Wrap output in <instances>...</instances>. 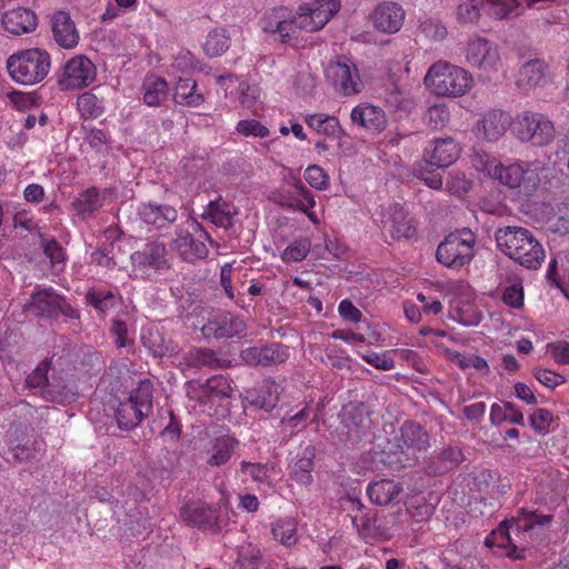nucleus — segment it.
<instances>
[{
  "label": "nucleus",
  "mask_w": 569,
  "mask_h": 569,
  "mask_svg": "<svg viewBox=\"0 0 569 569\" xmlns=\"http://www.w3.org/2000/svg\"><path fill=\"white\" fill-rule=\"evenodd\" d=\"M340 0H318L315 7L306 4V10L309 11L318 31L340 10Z\"/></svg>",
  "instance_id": "obj_44"
},
{
  "label": "nucleus",
  "mask_w": 569,
  "mask_h": 569,
  "mask_svg": "<svg viewBox=\"0 0 569 569\" xmlns=\"http://www.w3.org/2000/svg\"><path fill=\"white\" fill-rule=\"evenodd\" d=\"M173 99L178 104L188 107H199L204 101L196 80L191 78H179L174 87Z\"/></svg>",
  "instance_id": "obj_36"
},
{
  "label": "nucleus",
  "mask_w": 569,
  "mask_h": 569,
  "mask_svg": "<svg viewBox=\"0 0 569 569\" xmlns=\"http://www.w3.org/2000/svg\"><path fill=\"white\" fill-rule=\"evenodd\" d=\"M371 18L377 30L392 34L402 27L405 11L395 2H383L373 10Z\"/></svg>",
  "instance_id": "obj_24"
},
{
  "label": "nucleus",
  "mask_w": 569,
  "mask_h": 569,
  "mask_svg": "<svg viewBox=\"0 0 569 569\" xmlns=\"http://www.w3.org/2000/svg\"><path fill=\"white\" fill-rule=\"evenodd\" d=\"M77 106L81 113L89 118H97L101 116L104 109L102 100L90 91L78 97Z\"/></svg>",
  "instance_id": "obj_55"
},
{
  "label": "nucleus",
  "mask_w": 569,
  "mask_h": 569,
  "mask_svg": "<svg viewBox=\"0 0 569 569\" xmlns=\"http://www.w3.org/2000/svg\"><path fill=\"white\" fill-rule=\"evenodd\" d=\"M180 457L179 451L164 449L163 453L153 463V475L161 480H171L180 466Z\"/></svg>",
  "instance_id": "obj_43"
},
{
  "label": "nucleus",
  "mask_w": 569,
  "mask_h": 569,
  "mask_svg": "<svg viewBox=\"0 0 569 569\" xmlns=\"http://www.w3.org/2000/svg\"><path fill=\"white\" fill-rule=\"evenodd\" d=\"M60 297L52 288L34 291L24 303L23 312L38 318L57 319Z\"/></svg>",
  "instance_id": "obj_22"
},
{
  "label": "nucleus",
  "mask_w": 569,
  "mask_h": 569,
  "mask_svg": "<svg viewBox=\"0 0 569 569\" xmlns=\"http://www.w3.org/2000/svg\"><path fill=\"white\" fill-rule=\"evenodd\" d=\"M84 300L101 316H106L109 310L123 302L120 293L104 288H90L84 295Z\"/></svg>",
  "instance_id": "obj_33"
},
{
  "label": "nucleus",
  "mask_w": 569,
  "mask_h": 569,
  "mask_svg": "<svg viewBox=\"0 0 569 569\" xmlns=\"http://www.w3.org/2000/svg\"><path fill=\"white\" fill-rule=\"evenodd\" d=\"M553 421V415L550 410L545 408L536 409L529 417V423L535 431L539 433H547L550 425Z\"/></svg>",
  "instance_id": "obj_62"
},
{
  "label": "nucleus",
  "mask_w": 569,
  "mask_h": 569,
  "mask_svg": "<svg viewBox=\"0 0 569 569\" xmlns=\"http://www.w3.org/2000/svg\"><path fill=\"white\" fill-rule=\"evenodd\" d=\"M309 413L310 412L308 408H303L290 417H283L280 421L282 432H284L288 437H292L298 431L305 429Z\"/></svg>",
  "instance_id": "obj_57"
},
{
  "label": "nucleus",
  "mask_w": 569,
  "mask_h": 569,
  "mask_svg": "<svg viewBox=\"0 0 569 569\" xmlns=\"http://www.w3.org/2000/svg\"><path fill=\"white\" fill-rule=\"evenodd\" d=\"M297 523L291 518L279 519L272 523L271 533L274 540L284 547H292L297 543Z\"/></svg>",
  "instance_id": "obj_46"
},
{
  "label": "nucleus",
  "mask_w": 569,
  "mask_h": 569,
  "mask_svg": "<svg viewBox=\"0 0 569 569\" xmlns=\"http://www.w3.org/2000/svg\"><path fill=\"white\" fill-rule=\"evenodd\" d=\"M110 332L116 337L114 343L118 348H126L133 346V340L127 337L128 335V325L124 319H121L120 316L114 317L111 320Z\"/></svg>",
  "instance_id": "obj_60"
},
{
  "label": "nucleus",
  "mask_w": 569,
  "mask_h": 569,
  "mask_svg": "<svg viewBox=\"0 0 569 569\" xmlns=\"http://www.w3.org/2000/svg\"><path fill=\"white\" fill-rule=\"evenodd\" d=\"M202 239L213 243L210 234L200 223L188 220L187 228L177 229L172 248L183 261L194 263L208 256V249Z\"/></svg>",
  "instance_id": "obj_9"
},
{
  "label": "nucleus",
  "mask_w": 569,
  "mask_h": 569,
  "mask_svg": "<svg viewBox=\"0 0 569 569\" xmlns=\"http://www.w3.org/2000/svg\"><path fill=\"white\" fill-rule=\"evenodd\" d=\"M180 517L189 526L213 528L217 512L202 501H191L180 509Z\"/></svg>",
  "instance_id": "obj_29"
},
{
  "label": "nucleus",
  "mask_w": 569,
  "mask_h": 569,
  "mask_svg": "<svg viewBox=\"0 0 569 569\" xmlns=\"http://www.w3.org/2000/svg\"><path fill=\"white\" fill-rule=\"evenodd\" d=\"M236 213L237 211L232 210L228 202L218 198L208 203L203 218L209 219L217 227L230 229L233 227V214Z\"/></svg>",
  "instance_id": "obj_38"
},
{
  "label": "nucleus",
  "mask_w": 569,
  "mask_h": 569,
  "mask_svg": "<svg viewBox=\"0 0 569 569\" xmlns=\"http://www.w3.org/2000/svg\"><path fill=\"white\" fill-rule=\"evenodd\" d=\"M325 74L336 91L342 96L357 94L363 88L357 64L347 56H339L336 60L329 61Z\"/></svg>",
  "instance_id": "obj_11"
},
{
  "label": "nucleus",
  "mask_w": 569,
  "mask_h": 569,
  "mask_svg": "<svg viewBox=\"0 0 569 569\" xmlns=\"http://www.w3.org/2000/svg\"><path fill=\"white\" fill-rule=\"evenodd\" d=\"M466 58L471 66L485 71L493 70L500 60L497 46L483 38L468 42Z\"/></svg>",
  "instance_id": "obj_21"
},
{
  "label": "nucleus",
  "mask_w": 569,
  "mask_h": 569,
  "mask_svg": "<svg viewBox=\"0 0 569 569\" xmlns=\"http://www.w3.org/2000/svg\"><path fill=\"white\" fill-rule=\"evenodd\" d=\"M306 181L318 190H326L329 186V177L318 164L309 166L305 171Z\"/></svg>",
  "instance_id": "obj_61"
},
{
  "label": "nucleus",
  "mask_w": 569,
  "mask_h": 569,
  "mask_svg": "<svg viewBox=\"0 0 569 569\" xmlns=\"http://www.w3.org/2000/svg\"><path fill=\"white\" fill-rule=\"evenodd\" d=\"M41 247L44 256L50 260L52 269L61 271L66 264V252L62 246L54 238H42Z\"/></svg>",
  "instance_id": "obj_50"
},
{
  "label": "nucleus",
  "mask_w": 569,
  "mask_h": 569,
  "mask_svg": "<svg viewBox=\"0 0 569 569\" xmlns=\"http://www.w3.org/2000/svg\"><path fill=\"white\" fill-rule=\"evenodd\" d=\"M402 491V486L392 479H380L370 482L367 495L371 502L378 506H387L396 501Z\"/></svg>",
  "instance_id": "obj_34"
},
{
  "label": "nucleus",
  "mask_w": 569,
  "mask_h": 569,
  "mask_svg": "<svg viewBox=\"0 0 569 569\" xmlns=\"http://www.w3.org/2000/svg\"><path fill=\"white\" fill-rule=\"evenodd\" d=\"M487 172L500 183L509 188H518L526 181L529 173L527 163H512L505 166L496 160L486 163Z\"/></svg>",
  "instance_id": "obj_25"
},
{
  "label": "nucleus",
  "mask_w": 569,
  "mask_h": 569,
  "mask_svg": "<svg viewBox=\"0 0 569 569\" xmlns=\"http://www.w3.org/2000/svg\"><path fill=\"white\" fill-rule=\"evenodd\" d=\"M236 129L244 137L266 138L269 136V129L254 119L240 120Z\"/></svg>",
  "instance_id": "obj_59"
},
{
  "label": "nucleus",
  "mask_w": 569,
  "mask_h": 569,
  "mask_svg": "<svg viewBox=\"0 0 569 569\" xmlns=\"http://www.w3.org/2000/svg\"><path fill=\"white\" fill-rule=\"evenodd\" d=\"M182 362L188 368L219 369L224 367L226 360L219 358L218 353L212 349L192 348L183 355Z\"/></svg>",
  "instance_id": "obj_35"
},
{
  "label": "nucleus",
  "mask_w": 569,
  "mask_h": 569,
  "mask_svg": "<svg viewBox=\"0 0 569 569\" xmlns=\"http://www.w3.org/2000/svg\"><path fill=\"white\" fill-rule=\"evenodd\" d=\"M463 460L462 450L459 447L449 446L430 458L427 472L433 476L443 475L456 469Z\"/></svg>",
  "instance_id": "obj_32"
},
{
  "label": "nucleus",
  "mask_w": 569,
  "mask_h": 569,
  "mask_svg": "<svg viewBox=\"0 0 569 569\" xmlns=\"http://www.w3.org/2000/svg\"><path fill=\"white\" fill-rule=\"evenodd\" d=\"M50 67V54L40 48L20 50L7 59L11 79L22 86H33L44 80Z\"/></svg>",
  "instance_id": "obj_3"
},
{
  "label": "nucleus",
  "mask_w": 569,
  "mask_h": 569,
  "mask_svg": "<svg viewBox=\"0 0 569 569\" xmlns=\"http://www.w3.org/2000/svg\"><path fill=\"white\" fill-rule=\"evenodd\" d=\"M430 447V436L427 430L415 420H406L395 436V441L389 442L385 450L386 462L393 470L415 466L418 453L426 452Z\"/></svg>",
  "instance_id": "obj_1"
},
{
  "label": "nucleus",
  "mask_w": 569,
  "mask_h": 569,
  "mask_svg": "<svg viewBox=\"0 0 569 569\" xmlns=\"http://www.w3.org/2000/svg\"><path fill=\"white\" fill-rule=\"evenodd\" d=\"M114 417L121 430L130 431L137 428L147 416L132 401L124 400L119 403Z\"/></svg>",
  "instance_id": "obj_41"
},
{
  "label": "nucleus",
  "mask_w": 569,
  "mask_h": 569,
  "mask_svg": "<svg viewBox=\"0 0 569 569\" xmlns=\"http://www.w3.org/2000/svg\"><path fill=\"white\" fill-rule=\"evenodd\" d=\"M353 124H357L372 134H380L387 129L388 118L385 110L371 103H360L350 113Z\"/></svg>",
  "instance_id": "obj_19"
},
{
  "label": "nucleus",
  "mask_w": 569,
  "mask_h": 569,
  "mask_svg": "<svg viewBox=\"0 0 569 569\" xmlns=\"http://www.w3.org/2000/svg\"><path fill=\"white\" fill-rule=\"evenodd\" d=\"M240 471L243 476L254 482H267L273 471V466L269 463L241 461Z\"/></svg>",
  "instance_id": "obj_52"
},
{
  "label": "nucleus",
  "mask_w": 569,
  "mask_h": 569,
  "mask_svg": "<svg viewBox=\"0 0 569 569\" xmlns=\"http://www.w3.org/2000/svg\"><path fill=\"white\" fill-rule=\"evenodd\" d=\"M238 443L239 441L229 435L216 438L209 451L207 463L212 467L223 466L230 460Z\"/></svg>",
  "instance_id": "obj_37"
},
{
  "label": "nucleus",
  "mask_w": 569,
  "mask_h": 569,
  "mask_svg": "<svg viewBox=\"0 0 569 569\" xmlns=\"http://www.w3.org/2000/svg\"><path fill=\"white\" fill-rule=\"evenodd\" d=\"M383 101L393 111L408 110L409 108V101L406 100L403 92L396 87L385 91Z\"/></svg>",
  "instance_id": "obj_64"
},
{
  "label": "nucleus",
  "mask_w": 569,
  "mask_h": 569,
  "mask_svg": "<svg viewBox=\"0 0 569 569\" xmlns=\"http://www.w3.org/2000/svg\"><path fill=\"white\" fill-rule=\"evenodd\" d=\"M460 148L453 138H437L430 148L425 149L423 160L427 166L448 168L459 158Z\"/></svg>",
  "instance_id": "obj_20"
},
{
  "label": "nucleus",
  "mask_w": 569,
  "mask_h": 569,
  "mask_svg": "<svg viewBox=\"0 0 569 569\" xmlns=\"http://www.w3.org/2000/svg\"><path fill=\"white\" fill-rule=\"evenodd\" d=\"M140 342L154 359L174 357L180 351L178 343L162 329L154 326L142 328Z\"/></svg>",
  "instance_id": "obj_18"
},
{
  "label": "nucleus",
  "mask_w": 569,
  "mask_h": 569,
  "mask_svg": "<svg viewBox=\"0 0 569 569\" xmlns=\"http://www.w3.org/2000/svg\"><path fill=\"white\" fill-rule=\"evenodd\" d=\"M305 121L309 128L328 137L339 138L345 133L339 120L333 116L323 113L307 114Z\"/></svg>",
  "instance_id": "obj_42"
},
{
  "label": "nucleus",
  "mask_w": 569,
  "mask_h": 569,
  "mask_svg": "<svg viewBox=\"0 0 569 569\" xmlns=\"http://www.w3.org/2000/svg\"><path fill=\"white\" fill-rule=\"evenodd\" d=\"M204 339H232L240 338L247 331L244 319L230 311H218L200 328Z\"/></svg>",
  "instance_id": "obj_14"
},
{
  "label": "nucleus",
  "mask_w": 569,
  "mask_h": 569,
  "mask_svg": "<svg viewBox=\"0 0 569 569\" xmlns=\"http://www.w3.org/2000/svg\"><path fill=\"white\" fill-rule=\"evenodd\" d=\"M338 440L351 447L367 443L372 437L369 408L363 402H348L339 413Z\"/></svg>",
  "instance_id": "obj_4"
},
{
  "label": "nucleus",
  "mask_w": 569,
  "mask_h": 569,
  "mask_svg": "<svg viewBox=\"0 0 569 569\" xmlns=\"http://www.w3.org/2000/svg\"><path fill=\"white\" fill-rule=\"evenodd\" d=\"M546 64L540 59L527 61L519 70L517 86L519 88L535 87L546 77Z\"/></svg>",
  "instance_id": "obj_40"
},
{
  "label": "nucleus",
  "mask_w": 569,
  "mask_h": 569,
  "mask_svg": "<svg viewBox=\"0 0 569 569\" xmlns=\"http://www.w3.org/2000/svg\"><path fill=\"white\" fill-rule=\"evenodd\" d=\"M40 393L48 401L66 405L76 400L78 390L73 382L67 381L60 376H52L49 382L44 383Z\"/></svg>",
  "instance_id": "obj_31"
},
{
  "label": "nucleus",
  "mask_w": 569,
  "mask_h": 569,
  "mask_svg": "<svg viewBox=\"0 0 569 569\" xmlns=\"http://www.w3.org/2000/svg\"><path fill=\"white\" fill-rule=\"evenodd\" d=\"M116 249V243H106L100 248H97L91 253L92 262L96 264L107 268V269H114L120 266L121 260L119 257H113V250Z\"/></svg>",
  "instance_id": "obj_54"
},
{
  "label": "nucleus",
  "mask_w": 569,
  "mask_h": 569,
  "mask_svg": "<svg viewBox=\"0 0 569 569\" xmlns=\"http://www.w3.org/2000/svg\"><path fill=\"white\" fill-rule=\"evenodd\" d=\"M510 540H512L510 523L509 520H505L486 538L485 543L488 547L497 546L508 551L510 549Z\"/></svg>",
  "instance_id": "obj_58"
},
{
  "label": "nucleus",
  "mask_w": 569,
  "mask_h": 569,
  "mask_svg": "<svg viewBox=\"0 0 569 569\" xmlns=\"http://www.w3.org/2000/svg\"><path fill=\"white\" fill-rule=\"evenodd\" d=\"M511 124V117L509 113L501 110H490L478 123L479 132L491 142L498 141L506 132L507 128Z\"/></svg>",
  "instance_id": "obj_30"
},
{
  "label": "nucleus",
  "mask_w": 569,
  "mask_h": 569,
  "mask_svg": "<svg viewBox=\"0 0 569 569\" xmlns=\"http://www.w3.org/2000/svg\"><path fill=\"white\" fill-rule=\"evenodd\" d=\"M532 375L541 385L549 389H555L566 382L565 376L545 368H535Z\"/></svg>",
  "instance_id": "obj_63"
},
{
  "label": "nucleus",
  "mask_w": 569,
  "mask_h": 569,
  "mask_svg": "<svg viewBox=\"0 0 569 569\" xmlns=\"http://www.w3.org/2000/svg\"><path fill=\"white\" fill-rule=\"evenodd\" d=\"M512 132L520 141L536 147L549 144L556 134L552 121L532 111H523L516 117L512 122Z\"/></svg>",
  "instance_id": "obj_8"
},
{
  "label": "nucleus",
  "mask_w": 569,
  "mask_h": 569,
  "mask_svg": "<svg viewBox=\"0 0 569 569\" xmlns=\"http://www.w3.org/2000/svg\"><path fill=\"white\" fill-rule=\"evenodd\" d=\"M425 83L437 96L461 97L471 88L472 77L463 68L438 61L428 70Z\"/></svg>",
  "instance_id": "obj_5"
},
{
  "label": "nucleus",
  "mask_w": 569,
  "mask_h": 569,
  "mask_svg": "<svg viewBox=\"0 0 569 569\" xmlns=\"http://www.w3.org/2000/svg\"><path fill=\"white\" fill-rule=\"evenodd\" d=\"M381 223L382 229L395 241L411 240L417 237V222L398 202H393L383 209Z\"/></svg>",
  "instance_id": "obj_15"
},
{
  "label": "nucleus",
  "mask_w": 569,
  "mask_h": 569,
  "mask_svg": "<svg viewBox=\"0 0 569 569\" xmlns=\"http://www.w3.org/2000/svg\"><path fill=\"white\" fill-rule=\"evenodd\" d=\"M144 89L143 101L148 106H160L168 98V83L163 78L148 80Z\"/></svg>",
  "instance_id": "obj_48"
},
{
  "label": "nucleus",
  "mask_w": 569,
  "mask_h": 569,
  "mask_svg": "<svg viewBox=\"0 0 569 569\" xmlns=\"http://www.w3.org/2000/svg\"><path fill=\"white\" fill-rule=\"evenodd\" d=\"M137 216L147 227L161 230L168 229L178 219V210L167 203L146 201L138 204Z\"/></svg>",
  "instance_id": "obj_17"
},
{
  "label": "nucleus",
  "mask_w": 569,
  "mask_h": 569,
  "mask_svg": "<svg viewBox=\"0 0 569 569\" xmlns=\"http://www.w3.org/2000/svg\"><path fill=\"white\" fill-rule=\"evenodd\" d=\"M423 122L433 131L446 128L450 122L449 108L443 103L430 106L423 114Z\"/></svg>",
  "instance_id": "obj_49"
},
{
  "label": "nucleus",
  "mask_w": 569,
  "mask_h": 569,
  "mask_svg": "<svg viewBox=\"0 0 569 569\" xmlns=\"http://www.w3.org/2000/svg\"><path fill=\"white\" fill-rule=\"evenodd\" d=\"M523 3L521 0H483L482 4L488 7V13L499 20L508 19L516 8Z\"/></svg>",
  "instance_id": "obj_53"
},
{
  "label": "nucleus",
  "mask_w": 569,
  "mask_h": 569,
  "mask_svg": "<svg viewBox=\"0 0 569 569\" xmlns=\"http://www.w3.org/2000/svg\"><path fill=\"white\" fill-rule=\"evenodd\" d=\"M311 249L309 238L295 239L283 251L282 260L287 262L302 261Z\"/></svg>",
  "instance_id": "obj_56"
},
{
  "label": "nucleus",
  "mask_w": 569,
  "mask_h": 569,
  "mask_svg": "<svg viewBox=\"0 0 569 569\" xmlns=\"http://www.w3.org/2000/svg\"><path fill=\"white\" fill-rule=\"evenodd\" d=\"M262 23L263 31L279 33L283 43L298 39V32L292 28V22L289 21L287 16V9L283 7L274 8L266 13Z\"/></svg>",
  "instance_id": "obj_28"
},
{
  "label": "nucleus",
  "mask_w": 569,
  "mask_h": 569,
  "mask_svg": "<svg viewBox=\"0 0 569 569\" xmlns=\"http://www.w3.org/2000/svg\"><path fill=\"white\" fill-rule=\"evenodd\" d=\"M153 386L148 379L140 381L139 386L130 393L128 401H132L147 417L152 412Z\"/></svg>",
  "instance_id": "obj_45"
},
{
  "label": "nucleus",
  "mask_w": 569,
  "mask_h": 569,
  "mask_svg": "<svg viewBox=\"0 0 569 569\" xmlns=\"http://www.w3.org/2000/svg\"><path fill=\"white\" fill-rule=\"evenodd\" d=\"M96 66L86 56L71 58L63 67L58 84L63 90L88 87L96 79Z\"/></svg>",
  "instance_id": "obj_16"
},
{
  "label": "nucleus",
  "mask_w": 569,
  "mask_h": 569,
  "mask_svg": "<svg viewBox=\"0 0 569 569\" xmlns=\"http://www.w3.org/2000/svg\"><path fill=\"white\" fill-rule=\"evenodd\" d=\"M2 24L8 32L20 36L37 28L38 17L32 10L18 7L2 14Z\"/></svg>",
  "instance_id": "obj_27"
},
{
  "label": "nucleus",
  "mask_w": 569,
  "mask_h": 569,
  "mask_svg": "<svg viewBox=\"0 0 569 569\" xmlns=\"http://www.w3.org/2000/svg\"><path fill=\"white\" fill-rule=\"evenodd\" d=\"M552 518L551 515H541L533 509H519L518 516L509 520L512 540L506 556L512 560H525L529 551V538L537 533V527L550 523Z\"/></svg>",
  "instance_id": "obj_6"
},
{
  "label": "nucleus",
  "mask_w": 569,
  "mask_h": 569,
  "mask_svg": "<svg viewBox=\"0 0 569 569\" xmlns=\"http://www.w3.org/2000/svg\"><path fill=\"white\" fill-rule=\"evenodd\" d=\"M241 361L252 368H271L284 363L289 357V347L281 342H259L242 348L239 355Z\"/></svg>",
  "instance_id": "obj_13"
},
{
  "label": "nucleus",
  "mask_w": 569,
  "mask_h": 569,
  "mask_svg": "<svg viewBox=\"0 0 569 569\" xmlns=\"http://www.w3.org/2000/svg\"><path fill=\"white\" fill-rule=\"evenodd\" d=\"M476 239V234L469 228L450 232L437 248V261L449 269H461L475 257Z\"/></svg>",
  "instance_id": "obj_7"
},
{
  "label": "nucleus",
  "mask_w": 569,
  "mask_h": 569,
  "mask_svg": "<svg viewBox=\"0 0 569 569\" xmlns=\"http://www.w3.org/2000/svg\"><path fill=\"white\" fill-rule=\"evenodd\" d=\"M51 32L54 42L63 49H73L79 43V32L69 12L59 10L51 16Z\"/></svg>",
  "instance_id": "obj_23"
},
{
  "label": "nucleus",
  "mask_w": 569,
  "mask_h": 569,
  "mask_svg": "<svg viewBox=\"0 0 569 569\" xmlns=\"http://www.w3.org/2000/svg\"><path fill=\"white\" fill-rule=\"evenodd\" d=\"M168 250L163 242L150 241L130 254L132 269L143 279L153 277L169 270Z\"/></svg>",
  "instance_id": "obj_10"
},
{
  "label": "nucleus",
  "mask_w": 569,
  "mask_h": 569,
  "mask_svg": "<svg viewBox=\"0 0 569 569\" xmlns=\"http://www.w3.org/2000/svg\"><path fill=\"white\" fill-rule=\"evenodd\" d=\"M186 386L189 398L197 400L200 405L221 406L234 392L232 380L223 375L212 376L204 382L190 380Z\"/></svg>",
  "instance_id": "obj_12"
},
{
  "label": "nucleus",
  "mask_w": 569,
  "mask_h": 569,
  "mask_svg": "<svg viewBox=\"0 0 569 569\" xmlns=\"http://www.w3.org/2000/svg\"><path fill=\"white\" fill-rule=\"evenodd\" d=\"M72 209L83 218L92 216L103 206V198L96 187L80 192L72 201Z\"/></svg>",
  "instance_id": "obj_39"
},
{
  "label": "nucleus",
  "mask_w": 569,
  "mask_h": 569,
  "mask_svg": "<svg viewBox=\"0 0 569 569\" xmlns=\"http://www.w3.org/2000/svg\"><path fill=\"white\" fill-rule=\"evenodd\" d=\"M495 239L498 248L506 256L527 269H538L545 259L541 243L526 228L516 226L499 228Z\"/></svg>",
  "instance_id": "obj_2"
},
{
  "label": "nucleus",
  "mask_w": 569,
  "mask_h": 569,
  "mask_svg": "<svg viewBox=\"0 0 569 569\" xmlns=\"http://www.w3.org/2000/svg\"><path fill=\"white\" fill-rule=\"evenodd\" d=\"M230 47V37L223 28L210 31L203 44V50L209 57H219Z\"/></svg>",
  "instance_id": "obj_47"
},
{
  "label": "nucleus",
  "mask_w": 569,
  "mask_h": 569,
  "mask_svg": "<svg viewBox=\"0 0 569 569\" xmlns=\"http://www.w3.org/2000/svg\"><path fill=\"white\" fill-rule=\"evenodd\" d=\"M295 187L299 194L302 197V199H298L292 202L280 201V204L289 209L302 211L307 213L312 221H316L315 214L308 212V210L310 208H313L316 204L312 193L300 181L296 182Z\"/></svg>",
  "instance_id": "obj_51"
},
{
  "label": "nucleus",
  "mask_w": 569,
  "mask_h": 569,
  "mask_svg": "<svg viewBox=\"0 0 569 569\" xmlns=\"http://www.w3.org/2000/svg\"><path fill=\"white\" fill-rule=\"evenodd\" d=\"M316 453L317 449L311 443L300 446L298 449L296 460L290 466V478L297 483L302 486H309L312 483V470L315 468Z\"/></svg>",
  "instance_id": "obj_26"
}]
</instances>
